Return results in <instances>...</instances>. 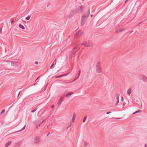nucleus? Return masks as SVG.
Instances as JSON below:
<instances>
[{
  "label": "nucleus",
  "mask_w": 147,
  "mask_h": 147,
  "mask_svg": "<svg viewBox=\"0 0 147 147\" xmlns=\"http://www.w3.org/2000/svg\"><path fill=\"white\" fill-rule=\"evenodd\" d=\"M40 139L39 137L36 136L34 138V143L35 144H39Z\"/></svg>",
  "instance_id": "obj_4"
},
{
  "label": "nucleus",
  "mask_w": 147,
  "mask_h": 147,
  "mask_svg": "<svg viewBox=\"0 0 147 147\" xmlns=\"http://www.w3.org/2000/svg\"><path fill=\"white\" fill-rule=\"evenodd\" d=\"M19 26L20 28L23 29H25L24 27L21 24H19Z\"/></svg>",
  "instance_id": "obj_20"
},
{
  "label": "nucleus",
  "mask_w": 147,
  "mask_h": 147,
  "mask_svg": "<svg viewBox=\"0 0 147 147\" xmlns=\"http://www.w3.org/2000/svg\"><path fill=\"white\" fill-rule=\"evenodd\" d=\"M133 32V31H132V32H131V33L132 32Z\"/></svg>",
  "instance_id": "obj_47"
},
{
  "label": "nucleus",
  "mask_w": 147,
  "mask_h": 147,
  "mask_svg": "<svg viewBox=\"0 0 147 147\" xmlns=\"http://www.w3.org/2000/svg\"><path fill=\"white\" fill-rule=\"evenodd\" d=\"M82 45H84L85 47H91L92 45V42L90 41L89 40H87L84 42Z\"/></svg>",
  "instance_id": "obj_2"
},
{
  "label": "nucleus",
  "mask_w": 147,
  "mask_h": 147,
  "mask_svg": "<svg viewBox=\"0 0 147 147\" xmlns=\"http://www.w3.org/2000/svg\"><path fill=\"white\" fill-rule=\"evenodd\" d=\"M69 74V73H68L65 74H67V75H68Z\"/></svg>",
  "instance_id": "obj_43"
},
{
  "label": "nucleus",
  "mask_w": 147,
  "mask_h": 147,
  "mask_svg": "<svg viewBox=\"0 0 147 147\" xmlns=\"http://www.w3.org/2000/svg\"><path fill=\"white\" fill-rule=\"evenodd\" d=\"M76 11L75 10H74L72 11L71 12V14L67 16V18H70L72 16H74L76 13Z\"/></svg>",
  "instance_id": "obj_6"
},
{
  "label": "nucleus",
  "mask_w": 147,
  "mask_h": 147,
  "mask_svg": "<svg viewBox=\"0 0 147 147\" xmlns=\"http://www.w3.org/2000/svg\"><path fill=\"white\" fill-rule=\"evenodd\" d=\"M50 5V4L49 3H48L47 5V7H48Z\"/></svg>",
  "instance_id": "obj_37"
},
{
  "label": "nucleus",
  "mask_w": 147,
  "mask_h": 147,
  "mask_svg": "<svg viewBox=\"0 0 147 147\" xmlns=\"http://www.w3.org/2000/svg\"><path fill=\"white\" fill-rule=\"evenodd\" d=\"M35 85H36V84H34V86H35Z\"/></svg>",
  "instance_id": "obj_45"
},
{
  "label": "nucleus",
  "mask_w": 147,
  "mask_h": 147,
  "mask_svg": "<svg viewBox=\"0 0 147 147\" xmlns=\"http://www.w3.org/2000/svg\"><path fill=\"white\" fill-rule=\"evenodd\" d=\"M5 110L4 109L3 110L1 111V112L0 114H3V113H4V112H5Z\"/></svg>",
  "instance_id": "obj_26"
},
{
  "label": "nucleus",
  "mask_w": 147,
  "mask_h": 147,
  "mask_svg": "<svg viewBox=\"0 0 147 147\" xmlns=\"http://www.w3.org/2000/svg\"><path fill=\"white\" fill-rule=\"evenodd\" d=\"M117 101L116 103L115 104L116 106L117 105H118V103H119V96H117Z\"/></svg>",
  "instance_id": "obj_14"
},
{
  "label": "nucleus",
  "mask_w": 147,
  "mask_h": 147,
  "mask_svg": "<svg viewBox=\"0 0 147 147\" xmlns=\"http://www.w3.org/2000/svg\"><path fill=\"white\" fill-rule=\"evenodd\" d=\"M111 113V112H107V113H106V114H109L110 113Z\"/></svg>",
  "instance_id": "obj_34"
},
{
  "label": "nucleus",
  "mask_w": 147,
  "mask_h": 147,
  "mask_svg": "<svg viewBox=\"0 0 147 147\" xmlns=\"http://www.w3.org/2000/svg\"><path fill=\"white\" fill-rule=\"evenodd\" d=\"M70 126V125H69V127H67V128H68Z\"/></svg>",
  "instance_id": "obj_44"
},
{
  "label": "nucleus",
  "mask_w": 147,
  "mask_h": 147,
  "mask_svg": "<svg viewBox=\"0 0 147 147\" xmlns=\"http://www.w3.org/2000/svg\"><path fill=\"white\" fill-rule=\"evenodd\" d=\"M87 117L86 116H85L84 118V119L83 120V123H84V122H85V121H86V119H87Z\"/></svg>",
  "instance_id": "obj_25"
},
{
  "label": "nucleus",
  "mask_w": 147,
  "mask_h": 147,
  "mask_svg": "<svg viewBox=\"0 0 147 147\" xmlns=\"http://www.w3.org/2000/svg\"><path fill=\"white\" fill-rule=\"evenodd\" d=\"M54 105H52V106H51V108H53L54 107Z\"/></svg>",
  "instance_id": "obj_33"
},
{
  "label": "nucleus",
  "mask_w": 147,
  "mask_h": 147,
  "mask_svg": "<svg viewBox=\"0 0 147 147\" xmlns=\"http://www.w3.org/2000/svg\"><path fill=\"white\" fill-rule=\"evenodd\" d=\"M89 14L90 10H88L82 16L81 22V25L83 26L84 24L85 21L88 17Z\"/></svg>",
  "instance_id": "obj_1"
},
{
  "label": "nucleus",
  "mask_w": 147,
  "mask_h": 147,
  "mask_svg": "<svg viewBox=\"0 0 147 147\" xmlns=\"http://www.w3.org/2000/svg\"><path fill=\"white\" fill-rule=\"evenodd\" d=\"M38 77H38V78H37V79L36 80H35V82H36V81L38 79Z\"/></svg>",
  "instance_id": "obj_42"
},
{
  "label": "nucleus",
  "mask_w": 147,
  "mask_h": 147,
  "mask_svg": "<svg viewBox=\"0 0 147 147\" xmlns=\"http://www.w3.org/2000/svg\"><path fill=\"white\" fill-rule=\"evenodd\" d=\"M49 134H50V133H48V134L47 135V136H48V135Z\"/></svg>",
  "instance_id": "obj_40"
},
{
  "label": "nucleus",
  "mask_w": 147,
  "mask_h": 147,
  "mask_svg": "<svg viewBox=\"0 0 147 147\" xmlns=\"http://www.w3.org/2000/svg\"><path fill=\"white\" fill-rule=\"evenodd\" d=\"M43 122V121H42V122H41L40 123H39L38 126V124H37V123H33L35 125L37 129H38V127L40 126V125Z\"/></svg>",
  "instance_id": "obj_9"
},
{
  "label": "nucleus",
  "mask_w": 147,
  "mask_h": 147,
  "mask_svg": "<svg viewBox=\"0 0 147 147\" xmlns=\"http://www.w3.org/2000/svg\"><path fill=\"white\" fill-rule=\"evenodd\" d=\"M41 121V119H38L36 120L33 123H37V124H39V123H40L41 122H40Z\"/></svg>",
  "instance_id": "obj_15"
},
{
  "label": "nucleus",
  "mask_w": 147,
  "mask_h": 147,
  "mask_svg": "<svg viewBox=\"0 0 147 147\" xmlns=\"http://www.w3.org/2000/svg\"><path fill=\"white\" fill-rule=\"evenodd\" d=\"M90 16H91V17H92V15H90Z\"/></svg>",
  "instance_id": "obj_46"
},
{
  "label": "nucleus",
  "mask_w": 147,
  "mask_h": 147,
  "mask_svg": "<svg viewBox=\"0 0 147 147\" xmlns=\"http://www.w3.org/2000/svg\"><path fill=\"white\" fill-rule=\"evenodd\" d=\"M141 112V110H138V111H135L134 113L133 114H136V113H140Z\"/></svg>",
  "instance_id": "obj_23"
},
{
  "label": "nucleus",
  "mask_w": 147,
  "mask_h": 147,
  "mask_svg": "<svg viewBox=\"0 0 147 147\" xmlns=\"http://www.w3.org/2000/svg\"><path fill=\"white\" fill-rule=\"evenodd\" d=\"M20 92H19L18 94V96L20 95Z\"/></svg>",
  "instance_id": "obj_36"
},
{
  "label": "nucleus",
  "mask_w": 147,
  "mask_h": 147,
  "mask_svg": "<svg viewBox=\"0 0 147 147\" xmlns=\"http://www.w3.org/2000/svg\"><path fill=\"white\" fill-rule=\"evenodd\" d=\"M25 127H26V125H25L21 129H20L19 131H16L15 132V133H18V132H20V131H21L25 129Z\"/></svg>",
  "instance_id": "obj_16"
},
{
  "label": "nucleus",
  "mask_w": 147,
  "mask_h": 147,
  "mask_svg": "<svg viewBox=\"0 0 147 147\" xmlns=\"http://www.w3.org/2000/svg\"><path fill=\"white\" fill-rule=\"evenodd\" d=\"M63 101L62 99L60 98L59 101V102L58 104V107L60 106L61 105V102Z\"/></svg>",
  "instance_id": "obj_13"
},
{
  "label": "nucleus",
  "mask_w": 147,
  "mask_h": 147,
  "mask_svg": "<svg viewBox=\"0 0 147 147\" xmlns=\"http://www.w3.org/2000/svg\"><path fill=\"white\" fill-rule=\"evenodd\" d=\"M11 63L12 65L13 66H18L19 64V62L17 61H11Z\"/></svg>",
  "instance_id": "obj_7"
},
{
  "label": "nucleus",
  "mask_w": 147,
  "mask_h": 147,
  "mask_svg": "<svg viewBox=\"0 0 147 147\" xmlns=\"http://www.w3.org/2000/svg\"><path fill=\"white\" fill-rule=\"evenodd\" d=\"M76 117V115L75 114H74L73 115V116L72 117V119L71 120V122H73L75 120V117Z\"/></svg>",
  "instance_id": "obj_18"
},
{
  "label": "nucleus",
  "mask_w": 147,
  "mask_h": 147,
  "mask_svg": "<svg viewBox=\"0 0 147 147\" xmlns=\"http://www.w3.org/2000/svg\"><path fill=\"white\" fill-rule=\"evenodd\" d=\"M128 0H126L125 1V3H126L127 2V1Z\"/></svg>",
  "instance_id": "obj_41"
},
{
  "label": "nucleus",
  "mask_w": 147,
  "mask_h": 147,
  "mask_svg": "<svg viewBox=\"0 0 147 147\" xmlns=\"http://www.w3.org/2000/svg\"><path fill=\"white\" fill-rule=\"evenodd\" d=\"M82 30H80L78 32H76L77 35H80L82 33Z\"/></svg>",
  "instance_id": "obj_17"
},
{
  "label": "nucleus",
  "mask_w": 147,
  "mask_h": 147,
  "mask_svg": "<svg viewBox=\"0 0 147 147\" xmlns=\"http://www.w3.org/2000/svg\"><path fill=\"white\" fill-rule=\"evenodd\" d=\"M56 63V58L55 60L54 61L52 64L51 65V66L50 67V69H52L54 67L53 66L54 65H55Z\"/></svg>",
  "instance_id": "obj_8"
},
{
  "label": "nucleus",
  "mask_w": 147,
  "mask_h": 147,
  "mask_svg": "<svg viewBox=\"0 0 147 147\" xmlns=\"http://www.w3.org/2000/svg\"><path fill=\"white\" fill-rule=\"evenodd\" d=\"M11 141H9L6 143L5 145V147H8L11 144Z\"/></svg>",
  "instance_id": "obj_11"
},
{
  "label": "nucleus",
  "mask_w": 147,
  "mask_h": 147,
  "mask_svg": "<svg viewBox=\"0 0 147 147\" xmlns=\"http://www.w3.org/2000/svg\"><path fill=\"white\" fill-rule=\"evenodd\" d=\"M35 63L36 65H37L38 64V61H36L35 62Z\"/></svg>",
  "instance_id": "obj_31"
},
{
  "label": "nucleus",
  "mask_w": 147,
  "mask_h": 147,
  "mask_svg": "<svg viewBox=\"0 0 147 147\" xmlns=\"http://www.w3.org/2000/svg\"><path fill=\"white\" fill-rule=\"evenodd\" d=\"M96 70L98 73H100L101 71V68L99 63H98L97 64L96 66Z\"/></svg>",
  "instance_id": "obj_5"
},
{
  "label": "nucleus",
  "mask_w": 147,
  "mask_h": 147,
  "mask_svg": "<svg viewBox=\"0 0 147 147\" xmlns=\"http://www.w3.org/2000/svg\"><path fill=\"white\" fill-rule=\"evenodd\" d=\"M121 100L122 102H123V97H121Z\"/></svg>",
  "instance_id": "obj_30"
},
{
  "label": "nucleus",
  "mask_w": 147,
  "mask_h": 147,
  "mask_svg": "<svg viewBox=\"0 0 147 147\" xmlns=\"http://www.w3.org/2000/svg\"><path fill=\"white\" fill-rule=\"evenodd\" d=\"M144 147H147V145L146 144H145Z\"/></svg>",
  "instance_id": "obj_38"
},
{
  "label": "nucleus",
  "mask_w": 147,
  "mask_h": 147,
  "mask_svg": "<svg viewBox=\"0 0 147 147\" xmlns=\"http://www.w3.org/2000/svg\"><path fill=\"white\" fill-rule=\"evenodd\" d=\"M79 13H81L83 12V8L82 6H80L79 7Z\"/></svg>",
  "instance_id": "obj_10"
},
{
  "label": "nucleus",
  "mask_w": 147,
  "mask_h": 147,
  "mask_svg": "<svg viewBox=\"0 0 147 147\" xmlns=\"http://www.w3.org/2000/svg\"><path fill=\"white\" fill-rule=\"evenodd\" d=\"M123 30L122 29H121L120 27L119 28V29H118V30H116V32L117 33L119 31H122Z\"/></svg>",
  "instance_id": "obj_22"
},
{
  "label": "nucleus",
  "mask_w": 147,
  "mask_h": 147,
  "mask_svg": "<svg viewBox=\"0 0 147 147\" xmlns=\"http://www.w3.org/2000/svg\"><path fill=\"white\" fill-rule=\"evenodd\" d=\"M88 144V142L85 141L84 142L83 146L84 147H86Z\"/></svg>",
  "instance_id": "obj_19"
},
{
  "label": "nucleus",
  "mask_w": 147,
  "mask_h": 147,
  "mask_svg": "<svg viewBox=\"0 0 147 147\" xmlns=\"http://www.w3.org/2000/svg\"><path fill=\"white\" fill-rule=\"evenodd\" d=\"M61 77H62V76H61V75L59 76H57V77H56L55 78H61Z\"/></svg>",
  "instance_id": "obj_29"
},
{
  "label": "nucleus",
  "mask_w": 147,
  "mask_h": 147,
  "mask_svg": "<svg viewBox=\"0 0 147 147\" xmlns=\"http://www.w3.org/2000/svg\"><path fill=\"white\" fill-rule=\"evenodd\" d=\"M67 76V74H64L62 75H61V76H62V77H63V76Z\"/></svg>",
  "instance_id": "obj_32"
},
{
  "label": "nucleus",
  "mask_w": 147,
  "mask_h": 147,
  "mask_svg": "<svg viewBox=\"0 0 147 147\" xmlns=\"http://www.w3.org/2000/svg\"><path fill=\"white\" fill-rule=\"evenodd\" d=\"M72 94L73 93H70V92H69L67 94H66V96L67 97H68Z\"/></svg>",
  "instance_id": "obj_21"
},
{
  "label": "nucleus",
  "mask_w": 147,
  "mask_h": 147,
  "mask_svg": "<svg viewBox=\"0 0 147 147\" xmlns=\"http://www.w3.org/2000/svg\"><path fill=\"white\" fill-rule=\"evenodd\" d=\"M121 118H116V119H121Z\"/></svg>",
  "instance_id": "obj_39"
},
{
  "label": "nucleus",
  "mask_w": 147,
  "mask_h": 147,
  "mask_svg": "<svg viewBox=\"0 0 147 147\" xmlns=\"http://www.w3.org/2000/svg\"><path fill=\"white\" fill-rule=\"evenodd\" d=\"M80 48L77 47L76 46L75 47L73 48L71 51L70 52V53L72 55L74 56L75 53Z\"/></svg>",
  "instance_id": "obj_3"
},
{
  "label": "nucleus",
  "mask_w": 147,
  "mask_h": 147,
  "mask_svg": "<svg viewBox=\"0 0 147 147\" xmlns=\"http://www.w3.org/2000/svg\"><path fill=\"white\" fill-rule=\"evenodd\" d=\"M80 70L79 71V73L78 75V76H79H79L80 75Z\"/></svg>",
  "instance_id": "obj_35"
},
{
  "label": "nucleus",
  "mask_w": 147,
  "mask_h": 147,
  "mask_svg": "<svg viewBox=\"0 0 147 147\" xmlns=\"http://www.w3.org/2000/svg\"><path fill=\"white\" fill-rule=\"evenodd\" d=\"M37 109L36 108V109H35L34 110H32L31 111V113H33V112H35L36 111V110H37Z\"/></svg>",
  "instance_id": "obj_27"
},
{
  "label": "nucleus",
  "mask_w": 147,
  "mask_h": 147,
  "mask_svg": "<svg viewBox=\"0 0 147 147\" xmlns=\"http://www.w3.org/2000/svg\"><path fill=\"white\" fill-rule=\"evenodd\" d=\"M78 77H79V76H78L75 79H74L73 81L71 82H73L75 81L78 78Z\"/></svg>",
  "instance_id": "obj_28"
},
{
  "label": "nucleus",
  "mask_w": 147,
  "mask_h": 147,
  "mask_svg": "<svg viewBox=\"0 0 147 147\" xmlns=\"http://www.w3.org/2000/svg\"><path fill=\"white\" fill-rule=\"evenodd\" d=\"M127 93L128 95H130L131 93V89L129 88L128 89L127 91Z\"/></svg>",
  "instance_id": "obj_12"
},
{
  "label": "nucleus",
  "mask_w": 147,
  "mask_h": 147,
  "mask_svg": "<svg viewBox=\"0 0 147 147\" xmlns=\"http://www.w3.org/2000/svg\"><path fill=\"white\" fill-rule=\"evenodd\" d=\"M30 16H29L28 17H26L25 18V19L26 20H28L30 19Z\"/></svg>",
  "instance_id": "obj_24"
}]
</instances>
